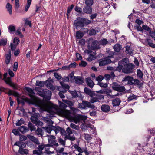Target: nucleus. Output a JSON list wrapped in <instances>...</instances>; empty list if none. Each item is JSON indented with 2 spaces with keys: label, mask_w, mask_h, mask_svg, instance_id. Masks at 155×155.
I'll return each instance as SVG.
<instances>
[{
  "label": "nucleus",
  "mask_w": 155,
  "mask_h": 155,
  "mask_svg": "<svg viewBox=\"0 0 155 155\" xmlns=\"http://www.w3.org/2000/svg\"><path fill=\"white\" fill-rule=\"evenodd\" d=\"M122 81H127V84L130 85L138 86L139 89L142 88L144 82L143 81H140L138 79H134L133 77L130 76H127L124 77L122 80Z\"/></svg>",
  "instance_id": "obj_1"
},
{
  "label": "nucleus",
  "mask_w": 155,
  "mask_h": 155,
  "mask_svg": "<svg viewBox=\"0 0 155 155\" xmlns=\"http://www.w3.org/2000/svg\"><path fill=\"white\" fill-rule=\"evenodd\" d=\"M92 21L87 18L78 17L74 21V25L76 28L84 27L91 23Z\"/></svg>",
  "instance_id": "obj_2"
},
{
  "label": "nucleus",
  "mask_w": 155,
  "mask_h": 155,
  "mask_svg": "<svg viewBox=\"0 0 155 155\" xmlns=\"http://www.w3.org/2000/svg\"><path fill=\"white\" fill-rule=\"evenodd\" d=\"M112 88L113 90L120 92L117 93V94H115L116 97L122 95L123 94L122 92L125 91L126 90L124 86H120L117 83L115 82H113Z\"/></svg>",
  "instance_id": "obj_3"
},
{
  "label": "nucleus",
  "mask_w": 155,
  "mask_h": 155,
  "mask_svg": "<svg viewBox=\"0 0 155 155\" xmlns=\"http://www.w3.org/2000/svg\"><path fill=\"white\" fill-rule=\"evenodd\" d=\"M78 107L81 110H85L87 108L94 109L96 107L94 105L91 104L89 101L82 100V103H79Z\"/></svg>",
  "instance_id": "obj_4"
},
{
  "label": "nucleus",
  "mask_w": 155,
  "mask_h": 155,
  "mask_svg": "<svg viewBox=\"0 0 155 155\" xmlns=\"http://www.w3.org/2000/svg\"><path fill=\"white\" fill-rule=\"evenodd\" d=\"M129 59L125 58L119 61L118 63V66L115 69V71L120 72L121 70L125 67L129 63Z\"/></svg>",
  "instance_id": "obj_5"
},
{
  "label": "nucleus",
  "mask_w": 155,
  "mask_h": 155,
  "mask_svg": "<svg viewBox=\"0 0 155 155\" xmlns=\"http://www.w3.org/2000/svg\"><path fill=\"white\" fill-rule=\"evenodd\" d=\"M39 95L43 98L45 101H48L50 100L51 96V92L47 89L42 90L40 93H38Z\"/></svg>",
  "instance_id": "obj_6"
},
{
  "label": "nucleus",
  "mask_w": 155,
  "mask_h": 155,
  "mask_svg": "<svg viewBox=\"0 0 155 155\" xmlns=\"http://www.w3.org/2000/svg\"><path fill=\"white\" fill-rule=\"evenodd\" d=\"M91 98L89 101L91 104H93L96 102H100L99 100L104 99V96L101 94H96L94 93L92 94V96H90Z\"/></svg>",
  "instance_id": "obj_7"
},
{
  "label": "nucleus",
  "mask_w": 155,
  "mask_h": 155,
  "mask_svg": "<svg viewBox=\"0 0 155 155\" xmlns=\"http://www.w3.org/2000/svg\"><path fill=\"white\" fill-rule=\"evenodd\" d=\"M135 67V66L133 63H129L121 70V71L125 74L132 73L133 72V69Z\"/></svg>",
  "instance_id": "obj_8"
},
{
  "label": "nucleus",
  "mask_w": 155,
  "mask_h": 155,
  "mask_svg": "<svg viewBox=\"0 0 155 155\" xmlns=\"http://www.w3.org/2000/svg\"><path fill=\"white\" fill-rule=\"evenodd\" d=\"M53 82V80L50 77L47 80L45 81L46 87L52 91H54L56 89L55 87L51 83V82Z\"/></svg>",
  "instance_id": "obj_9"
},
{
  "label": "nucleus",
  "mask_w": 155,
  "mask_h": 155,
  "mask_svg": "<svg viewBox=\"0 0 155 155\" xmlns=\"http://www.w3.org/2000/svg\"><path fill=\"white\" fill-rule=\"evenodd\" d=\"M111 62V60L107 58H105L99 60V66H103L107 65Z\"/></svg>",
  "instance_id": "obj_10"
},
{
  "label": "nucleus",
  "mask_w": 155,
  "mask_h": 155,
  "mask_svg": "<svg viewBox=\"0 0 155 155\" xmlns=\"http://www.w3.org/2000/svg\"><path fill=\"white\" fill-rule=\"evenodd\" d=\"M74 81L76 84H81L84 83V79L81 76H74Z\"/></svg>",
  "instance_id": "obj_11"
},
{
  "label": "nucleus",
  "mask_w": 155,
  "mask_h": 155,
  "mask_svg": "<svg viewBox=\"0 0 155 155\" xmlns=\"http://www.w3.org/2000/svg\"><path fill=\"white\" fill-rule=\"evenodd\" d=\"M98 41L97 40L93 41L91 44V49L92 50H94L100 49V47L98 45Z\"/></svg>",
  "instance_id": "obj_12"
},
{
  "label": "nucleus",
  "mask_w": 155,
  "mask_h": 155,
  "mask_svg": "<svg viewBox=\"0 0 155 155\" xmlns=\"http://www.w3.org/2000/svg\"><path fill=\"white\" fill-rule=\"evenodd\" d=\"M27 137L32 142L37 145H39V141L37 138H36L34 136L30 134H28Z\"/></svg>",
  "instance_id": "obj_13"
},
{
  "label": "nucleus",
  "mask_w": 155,
  "mask_h": 155,
  "mask_svg": "<svg viewBox=\"0 0 155 155\" xmlns=\"http://www.w3.org/2000/svg\"><path fill=\"white\" fill-rule=\"evenodd\" d=\"M83 11L84 14H91L92 12V8L91 7L86 5L83 8Z\"/></svg>",
  "instance_id": "obj_14"
},
{
  "label": "nucleus",
  "mask_w": 155,
  "mask_h": 155,
  "mask_svg": "<svg viewBox=\"0 0 155 155\" xmlns=\"http://www.w3.org/2000/svg\"><path fill=\"white\" fill-rule=\"evenodd\" d=\"M101 109L104 112H107L110 110V107L108 105L103 104L101 107Z\"/></svg>",
  "instance_id": "obj_15"
},
{
  "label": "nucleus",
  "mask_w": 155,
  "mask_h": 155,
  "mask_svg": "<svg viewBox=\"0 0 155 155\" xmlns=\"http://www.w3.org/2000/svg\"><path fill=\"white\" fill-rule=\"evenodd\" d=\"M153 41L148 38H146L145 40V43L147 44V45L150 47L153 48H155V44L153 43L152 42Z\"/></svg>",
  "instance_id": "obj_16"
},
{
  "label": "nucleus",
  "mask_w": 155,
  "mask_h": 155,
  "mask_svg": "<svg viewBox=\"0 0 155 155\" xmlns=\"http://www.w3.org/2000/svg\"><path fill=\"white\" fill-rule=\"evenodd\" d=\"M121 102V101L120 98H117L113 100L112 104L114 107L118 106L120 105Z\"/></svg>",
  "instance_id": "obj_17"
},
{
  "label": "nucleus",
  "mask_w": 155,
  "mask_h": 155,
  "mask_svg": "<svg viewBox=\"0 0 155 155\" xmlns=\"http://www.w3.org/2000/svg\"><path fill=\"white\" fill-rule=\"evenodd\" d=\"M6 56L5 62V63L7 64H8L10 63L11 60V51L10 49H9L8 51V54H6Z\"/></svg>",
  "instance_id": "obj_18"
},
{
  "label": "nucleus",
  "mask_w": 155,
  "mask_h": 155,
  "mask_svg": "<svg viewBox=\"0 0 155 155\" xmlns=\"http://www.w3.org/2000/svg\"><path fill=\"white\" fill-rule=\"evenodd\" d=\"M18 130L22 134H24L27 131H29V128L25 126H20L18 128Z\"/></svg>",
  "instance_id": "obj_19"
},
{
  "label": "nucleus",
  "mask_w": 155,
  "mask_h": 155,
  "mask_svg": "<svg viewBox=\"0 0 155 155\" xmlns=\"http://www.w3.org/2000/svg\"><path fill=\"white\" fill-rule=\"evenodd\" d=\"M29 150L28 149H25L21 147H19L18 153L21 155L28 154L29 153Z\"/></svg>",
  "instance_id": "obj_20"
},
{
  "label": "nucleus",
  "mask_w": 155,
  "mask_h": 155,
  "mask_svg": "<svg viewBox=\"0 0 155 155\" xmlns=\"http://www.w3.org/2000/svg\"><path fill=\"white\" fill-rule=\"evenodd\" d=\"M84 92L85 94L90 96H92V94L95 93V91H92L90 89L85 87L84 89Z\"/></svg>",
  "instance_id": "obj_21"
},
{
  "label": "nucleus",
  "mask_w": 155,
  "mask_h": 155,
  "mask_svg": "<svg viewBox=\"0 0 155 155\" xmlns=\"http://www.w3.org/2000/svg\"><path fill=\"white\" fill-rule=\"evenodd\" d=\"M29 96L30 97L31 102H29L30 104L32 105H35L36 102V98L35 96L34 95H29Z\"/></svg>",
  "instance_id": "obj_22"
},
{
  "label": "nucleus",
  "mask_w": 155,
  "mask_h": 155,
  "mask_svg": "<svg viewBox=\"0 0 155 155\" xmlns=\"http://www.w3.org/2000/svg\"><path fill=\"white\" fill-rule=\"evenodd\" d=\"M126 49V52L127 51V53L130 55H131L133 53V49L131 47L130 45H127L125 47Z\"/></svg>",
  "instance_id": "obj_23"
},
{
  "label": "nucleus",
  "mask_w": 155,
  "mask_h": 155,
  "mask_svg": "<svg viewBox=\"0 0 155 155\" xmlns=\"http://www.w3.org/2000/svg\"><path fill=\"white\" fill-rule=\"evenodd\" d=\"M114 51L117 52H119L121 49V45L119 44L115 45L113 47Z\"/></svg>",
  "instance_id": "obj_24"
},
{
  "label": "nucleus",
  "mask_w": 155,
  "mask_h": 155,
  "mask_svg": "<svg viewBox=\"0 0 155 155\" xmlns=\"http://www.w3.org/2000/svg\"><path fill=\"white\" fill-rule=\"evenodd\" d=\"M75 11L79 13V15L80 16H82L84 15V12L82 11L81 8L78 6H75Z\"/></svg>",
  "instance_id": "obj_25"
},
{
  "label": "nucleus",
  "mask_w": 155,
  "mask_h": 155,
  "mask_svg": "<svg viewBox=\"0 0 155 155\" xmlns=\"http://www.w3.org/2000/svg\"><path fill=\"white\" fill-rule=\"evenodd\" d=\"M46 84L45 81H40L37 80L36 81L35 85L36 86H39L41 87H43L45 85L46 86Z\"/></svg>",
  "instance_id": "obj_26"
},
{
  "label": "nucleus",
  "mask_w": 155,
  "mask_h": 155,
  "mask_svg": "<svg viewBox=\"0 0 155 155\" xmlns=\"http://www.w3.org/2000/svg\"><path fill=\"white\" fill-rule=\"evenodd\" d=\"M74 5L73 4H72L70 6H68V7L66 15L67 18L68 19L69 18V15L74 7Z\"/></svg>",
  "instance_id": "obj_27"
},
{
  "label": "nucleus",
  "mask_w": 155,
  "mask_h": 155,
  "mask_svg": "<svg viewBox=\"0 0 155 155\" xmlns=\"http://www.w3.org/2000/svg\"><path fill=\"white\" fill-rule=\"evenodd\" d=\"M84 35L83 33L80 31H77L76 32V37L77 39H81Z\"/></svg>",
  "instance_id": "obj_28"
},
{
  "label": "nucleus",
  "mask_w": 155,
  "mask_h": 155,
  "mask_svg": "<svg viewBox=\"0 0 155 155\" xmlns=\"http://www.w3.org/2000/svg\"><path fill=\"white\" fill-rule=\"evenodd\" d=\"M68 91L71 94L73 98H76L79 97V95L77 92V91L75 90L74 91L69 90Z\"/></svg>",
  "instance_id": "obj_29"
},
{
  "label": "nucleus",
  "mask_w": 155,
  "mask_h": 155,
  "mask_svg": "<svg viewBox=\"0 0 155 155\" xmlns=\"http://www.w3.org/2000/svg\"><path fill=\"white\" fill-rule=\"evenodd\" d=\"M28 126L31 131H35L36 127L31 122H29L28 124Z\"/></svg>",
  "instance_id": "obj_30"
},
{
  "label": "nucleus",
  "mask_w": 155,
  "mask_h": 155,
  "mask_svg": "<svg viewBox=\"0 0 155 155\" xmlns=\"http://www.w3.org/2000/svg\"><path fill=\"white\" fill-rule=\"evenodd\" d=\"M137 76L140 79H143V73L140 69L137 70Z\"/></svg>",
  "instance_id": "obj_31"
},
{
  "label": "nucleus",
  "mask_w": 155,
  "mask_h": 155,
  "mask_svg": "<svg viewBox=\"0 0 155 155\" xmlns=\"http://www.w3.org/2000/svg\"><path fill=\"white\" fill-rule=\"evenodd\" d=\"M25 89L28 92L29 94H28V95L29 96V95H33L35 94V93L34 91V90L32 88L28 87H25Z\"/></svg>",
  "instance_id": "obj_32"
},
{
  "label": "nucleus",
  "mask_w": 155,
  "mask_h": 155,
  "mask_svg": "<svg viewBox=\"0 0 155 155\" xmlns=\"http://www.w3.org/2000/svg\"><path fill=\"white\" fill-rule=\"evenodd\" d=\"M35 131L37 132H38L37 135H39L41 137H42L44 132L40 128L38 127L37 129L35 130Z\"/></svg>",
  "instance_id": "obj_33"
},
{
  "label": "nucleus",
  "mask_w": 155,
  "mask_h": 155,
  "mask_svg": "<svg viewBox=\"0 0 155 155\" xmlns=\"http://www.w3.org/2000/svg\"><path fill=\"white\" fill-rule=\"evenodd\" d=\"M108 41L106 39L103 38L99 42V45H102L104 46L108 43Z\"/></svg>",
  "instance_id": "obj_34"
},
{
  "label": "nucleus",
  "mask_w": 155,
  "mask_h": 155,
  "mask_svg": "<svg viewBox=\"0 0 155 155\" xmlns=\"http://www.w3.org/2000/svg\"><path fill=\"white\" fill-rule=\"evenodd\" d=\"M6 8L7 9V10L8 11L9 14L11 15L12 13V6L9 3H7L6 6Z\"/></svg>",
  "instance_id": "obj_35"
},
{
  "label": "nucleus",
  "mask_w": 155,
  "mask_h": 155,
  "mask_svg": "<svg viewBox=\"0 0 155 155\" xmlns=\"http://www.w3.org/2000/svg\"><path fill=\"white\" fill-rule=\"evenodd\" d=\"M64 82L62 81H60V83L62 87L64 89L69 90L70 88L69 86L66 84L64 83Z\"/></svg>",
  "instance_id": "obj_36"
},
{
  "label": "nucleus",
  "mask_w": 155,
  "mask_h": 155,
  "mask_svg": "<svg viewBox=\"0 0 155 155\" xmlns=\"http://www.w3.org/2000/svg\"><path fill=\"white\" fill-rule=\"evenodd\" d=\"M74 71H72L68 76L70 81L71 82H74Z\"/></svg>",
  "instance_id": "obj_37"
},
{
  "label": "nucleus",
  "mask_w": 155,
  "mask_h": 155,
  "mask_svg": "<svg viewBox=\"0 0 155 155\" xmlns=\"http://www.w3.org/2000/svg\"><path fill=\"white\" fill-rule=\"evenodd\" d=\"M93 3V0H85V2L86 5L91 7Z\"/></svg>",
  "instance_id": "obj_38"
},
{
  "label": "nucleus",
  "mask_w": 155,
  "mask_h": 155,
  "mask_svg": "<svg viewBox=\"0 0 155 155\" xmlns=\"http://www.w3.org/2000/svg\"><path fill=\"white\" fill-rule=\"evenodd\" d=\"M84 138L85 140L88 141V142L89 141H90L91 140L92 138L91 137V134H87L85 133H84Z\"/></svg>",
  "instance_id": "obj_39"
},
{
  "label": "nucleus",
  "mask_w": 155,
  "mask_h": 155,
  "mask_svg": "<svg viewBox=\"0 0 155 155\" xmlns=\"http://www.w3.org/2000/svg\"><path fill=\"white\" fill-rule=\"evenodd\" d=\"M74 148L77 150L79 152V153H81L83 152V150L79 147L78 146L77 144H75L73 145Z\"/></svg>",
  "instance_id": "obj_40"
},
{
  "label": "nucleus",
  "mask_w": 155,
  "mask_h": 155,
  "mask_svg": "<svg viewBox=\"0 0 155 155\" xmlns=\"http://www.w3.org/2000/svg\"><path fill=\"white\" fill-rule=\"evenodd\" d=\"M32 0H27V4L25 6V10L26 12H27L28 10L31 3Z\"/></svg>",
  "instance_id": "obj_41"
},
{
  "label": "nucleus",
  "mask_w": 155,
  "mask_h": 155,
  "mask_svg": "<svg viewBox=\"0 0 155 155\" xmlns=\"http://www.w3.org/2000/svg\"><path fill=\"white\" fill-rule=\"evenodd\" d=\"M80 31L83 33V35H84L86 33L88 34L89 29L87 28H85L84 27H83L81 28Z\"/></svg>",
  "instance_id": "obj_42"
},
{
  "label": "nucleus",
  "mask_w": 155,
  "mask_h": 155,
  "mask_svg": "<svg viewBox=\"0 0 155 155\" xmlns=\"http://www.w3.org/2000/svg\"><path fill=\"white\" fill-rule=\"evenodd\" d=\"M19 0H15V9L18 10L20 6Z\"/></svg>",
  "instance_id": "obj_43"
},
{
  "label": "nucleus",
  "mask_w": 155,
  "mask_h": 155,
  "mask_svg": "<svg viewBox=\"0 0 155 155\" xmlns=\"http://www.w3.org/2000/svg\"><path fill=\"white\" fill-rule=\"evenodd\" d=\"M30 119L31 122L35 124L37 120H38V119L37 117L33 116L31 117L30 118Z\"/></svg>",
  "instance_id": "obj_44"
},
{
  "label": "nucleus",
  "mask_w": 155,
  "mask_h": 155,
  "mask_svg": "<svg viewBox=\"0 0 155 155\" xmlns=\"http://www.w3.org/2000/svg\"><path fill=\"white\" fill-rule=\"evenodd\" d=\"M89 33H88L90 36H91L92 35H94L96 34V31L94 29H91L89 30Z\"/></svg>",
  "instance_id": "obj_45"
},
{
  "label": "nucleus",
  "mask_w": 155,
  "mask_h": 155,
  "mask_svg": "<svg viewBox=\"0 0 155 155\" xmlns=\"http://www.w3.org/2000/svg\"><path fill=\"white\" fill-rule=\"evenodd\" d=\"M58 102L59 104V106L60 107L63 109H65L67 107V105L64 103L59 101H58Z\"/></svg>",
  "instance_id": "obj_46"
},
{
  "label": "nucleus",
  "mask_w": 155,
  "mask_h": 155,
  "mask_svg": "<svg viewBox=\"0 0 155 155\" xmlns=\"http://www.w3.org/2000/svg\"><path fill=\"white\" fill-rule=\"evenodd\" d=\"M134 27L135 29H137L138 31H140L143 33V30L142 28L140 25H135Z\"/></svg>",
  "instance_id": "obj_47"
},
{
  "label": "nucleus",
  "mask_w": 155,
  "mask_h": 155,
  "mask_svg": "<svg viewBox=\"0 0 155 155\" xmlns=\"http://www.w3.org/2000/svg\"><path fill=\"white\" fill-rule=\"evenodd\" d=\"M13 42L14 44L18 45L20 43L19 38L18 37H15L14 38Z\"/></svg>",
  "instance_id": "obj_48"
},
{
  "label": "nucleus",
  "mask_w": 155,
  "mask_h": 155,
  "mask_svg": "<svg viewBox=\"0 0 155 155\" xmlns=\"http://www.w3.org/2000/svg\"><path fill=\"white\" fill-rule=\"evenodd\" d=\"M7 43V39H1L0 41V46L1 45H3L5 46V45Z\"/></svg>",
  "instance_id": "obj_49"
},
{
  "label": "nucleus",
  "mask_w": 155,
  "mask_h": 155,
  "mask_svg": "<svg viewBox=\"0 0 155 155\" xmlns=\"http://www.w3.org/2000/svg\"><path fill=\"white\" fill-rule=\"evenodd\" d=\"M143 29L145 30H146L148 31H149V34L150 35V31H152L151 30V28H150L148 26H147L146 25H143L142 26Z\"/></svg>",
  "instance_id": "obj_50"
},
{
  "label": "nucleus",
  "mask_w": 155,
  "mask_h": 155,
  "mask_svg": "<svg viewBox=\"0 0 155 155\" xmlns=\"http://www.w3.org/2000/svg\"><path fill=\"white\" fill-rule=\"evenodd\" d=\"M42 128L46 130V132L49 134L51 133V131L52 130V127H43Z\"/></svg>",
  "instance_id": "obj_51"
},
{
  "label": "nucleus",
  "mask_w": 155,
  "mask_h": 155,
  "mask_svg": "<svg viewBox=\"0 0 155 155\" xmlns=\"http://www.w3.org/2000/svg\"><path fill=\"white\" fill-rule=\"evenodd\" d=\"M8 30L9 32H11L15 31V28L14 26L10 25L8 27Z\"/></svg>",
  "instance_id": "obj_52"
},
{
  "label": "nucleus",
  "mask_w": 155,
  "mask_h": 155,
  "mask_svg": "<svg viewBox=\"0 0 155 155\" xmlns=\"http://www.w3.org/2000/svg\"><path fill=\"white\" fill-rule=\"evenodd\" d=\"M70 126L73 129L78 130L79 129V126L75 125L73 123H71Z\"/></svg>",
  "instance_id": "obj_53"
},
{
  "label": "nucleus",
  "mask_w": 155,
  "mask_h": 155,
  "mask_svg": "<svg viewBox=\"0 0 155 155\" xmlns=\"http://www.w3.org/2000/svg\"><path fill=\"white\" fill-rule=\"evenodd\" d=\"M54 74V76L57 80H59L62 77L60 74H58L57 72H55Z\"/></svg>",
  "instance_id": "obj_54"
},
{
  "label": "nucleus",
  "mask_w": 155,
  "mask_h": 155,
  "mask_svg": "<svg viewBox=\"0 0 155 155\" xmlns=\"http://www.w3.org/2000/svg\"><path fill=\"white\" fill-rule=\"evenodd\" d=\"M12 132L15 135L20 136V134L18 130V129H13L12 130Z\"/></svg>",
  "instance_id": "obj_55"
},
{
  "label": "nucleus",
  "mask_w": 155,
  "mask_h": 155,
  "mask_svg": "<svg viewBox=\"0 0 155 155\" xmlns=\"http://www.w3.org/2000/svg\"><path fill=\"white\" fill-rule=\"evenodd\" d=\"M19 136H20L19 140L20 141H21V142H22V141H25V140H26L27 139L26 136L25 135H21L20 134V135Z\"/></svg>",
  "instance_id": "obj_56"
},
{
  "label": "nucleus",
  "mask_w": 155,
  "mask_h": 155,
  "mask_svg": "<svg viewBox=\"0 0 155 155\" xmlns=\"http://www.w3.org/2000/svg\"><path fill=\"white\" fill-rule=\"evenodd\" d=\"M137 96L134 94H133L132 95H130L128 97L127 100L128 101H131L133 99H137Z\"/></svg>",
  "instance_id": "obj_57"
},
{
  "label": "nucleus",
  "mask_w": 155,
  "mask_h": 155,
  "mask_svg": "<svg viewBox=\"0 0 155 155\" xmlns=\"http://www.w3.org/2000/svg\"><path fill=\"white\" fill-rule=\"evenodd\" d=\"M99 85L101 87L103 88H106L107 87V84L106 83L104 84L101 82H98L97 84Z\"/></svg>",
  "instance_id": "obj_58"
},
{
  "label": "nucleus",
  "mask_w": 155,
  "mask_h": 155,
  "mask_svg": "<svg viewBox=\"0 0 155 155\" xmlns=\"http://www.w3.org/2000/svg\"><path fill=\"white\" fill-rule=\"evenodd\" d=\"M6 83L8 85L9 84H11V83H12L11 81V78L8 77L6 78L5 80H4Z\"/></svg>",
  "instance_id": "obj_59"
},
{
  "label": "nucleus",
  "mask_w": 155,
  "mask_h": 155,
  "mask_svg": "<svg viewBox=\"0 0 155 155\" xmlns=\"http://www.w3.org/2000/svg\"><path fill=\"white\" fill-rule=\"evenodd\" d=\"M17 45H16L15 44H14L12 43L10 44L11 48L12 51L15 50Z\"/></svg>",
  "instance_id": "obj_60"
},
{
  "label": "nucleus",
  "mask_w": 155,
  "mask_h": 155,
  "mask_svg": "<svg viewBox=\"0 0 155 155\" xmlns=\"http://www.w3.org/2000/svg\"><path fill=\"white\" fill-rule=\"evenodd\" d=\"M112 91L111 89L108 88L105 89V93L106 94L107 96H109L110 95V94L109 93H111Z\"/></svg>",
  "instance_id": "obj_61"
},
{
  "label": "nucleus",
  "mask_w": 155,
  "mask_h": 155,
  "mask_svg": "<svg viewBox=\"0 0 155 155\" xmlns=\"http://www.w3.org/2000/svg\"><path fill=\"white\" fill-rule=\"evenodd\" d=\"M33 153L34 154H37L38 155H41L42 153V152L41 151L38 150H34L33 151Z\"/></svg>",
  "instance_id": "obj_62"
},
{
  "label": "nucleus",
  "mask_w": 155,
  "mask_h": 155,
  "mask_svg": "<svg viewBox=\"0 0 155 155\" xmlns=\"http://www.w3.org/2000/svg\"><path fill=\"white\" fill-rule=\"evenodd\" d=\"M87 64V63L85 61L83 60H81V63L79 64L80 66L84 67H85Z\"/></svg>",
  "instance_id": "obj_63"
},
{
  "label": "nucleus",
  "mask_w": 155,
  "mask_h": 155,
  "mask_svg": "<svg viewBox=\"0 0 155 155\" xmlns=\"http://www.w3.org/2000/svg\"><path fill=\"white\" fill-rule=\"evenodd\" d=\"M104 78V77H103L102 76L99 75L96 78V80L98 81V82H101Z\"/></svg>",
  "instance_id": "obj_64"
}]
</instances>
